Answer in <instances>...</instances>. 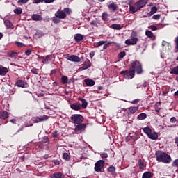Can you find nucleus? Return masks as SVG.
Wrapping results in <instances>:
<instances>
[{"label":"nucleus","mask_w":178,"mask_h":178,"mask_svg":"<svg viewBox=\"0 0 178 178\" xmlns=\"http://www.w3.org/2000/svg\"><path fill=\"white\" fill-rule=\"evenodd\" d=\"M132 68L133 70L130 71H122L120 73L121 74H124V79L127 80H131L134 77V74L136 72L137 74H141L143 73V67L141 66V63L138 61H134L132 63Z\"/></svg>","instance_id":"nucleus-1"},{"label":"nucleus","mask_w":178,"mask_h":178,"mask_svg":"<svg viewBox=\"0 0 178 178\" xmlns=\"http://www.w3.org/2000/svg\"><path fill=\"white\" fill-rule=\"evenodd\" d=\"M155 155L156 157V161L159 162H163V163H170V161H172L170 156L162 151L156 152Z\"/></svg>","instance_id":"nucleus-2"},{"label":"nucleus","mask_w":178,"mask_h":178,"mask_svg":"<svg viewBox=\"0 0 178 178\" xmlns=\"http://www.w3.org/2000/svg\"><path fill=\"white\" fill-rule=\"evenodd\" d=\"M147 3H148L147 0H139L134 6H130L131 13H136V12H138L140 9H141V8H144Z\"/></svg>","instance_id":"nucleus-3"},{"label":"nucleus","mask_w":178,"mask_h":178,"mask_svg":"<svg viewBox=\"0 0 178 178\" xmlns=\"http://www.w3.org/2000/svg\"><path fill=\"white\" fill-rule=\"evenodd\" d=\"M143 131L151 140H156V138H158V134L155 131H152L149 127H145Z\"/></svg>","instance_id":"nucleus-4"},{"label":"nucleus","mask_w":178,"mask_h":178,"mask_svg":"<svg viewBox=\"0 0 178 178\" xmlns=\"http://www.w3.org/2000/svg\"><path fill=\"white\" fill-rule=\"evenodd\" d=\"M71 120L75 124H80L84 120L83 115L79 114H74L71 116Z\"/></svg>","instance_id":"nucleus-5"},{"label":"nucleus","mask_w":178,"mask_h":178,"mask_svg":"<svg viewBox=\"0 0 178 178\" xmlns=\"http://www.w3.org/2000/svg\"><path fill=\"white\" fill-rule=\"evenodd\" d=\"M137 41H138V39L136 37L131 35V39L125 40V44L127 45H136V44H137Z\"/></svg>","instance_id":"nucleus-6"},{"label":"nucleus","mask_w":178,"mask_h":178,"mask_svg":"<svg viewBox=\"0 0 178 178\" xmlns=\"http://www.w3.org/2000/svg\"><path fill=\"white\" fill-rule=\"evenodd\" d=\"M65 59H67V60H70V62H76V63H79V62H81V59L76 56V55H67L66 57H65Z\"/></svg>","instance_id":"nucleus-7"},{"label":"nucleus","mask_w":178,"mask_h":178,"mask_svg":"<svg viewBox=\"0 0 178 178\" xmlns=\"http://www.w3.org/2000/svg\"><path fill=\"white\" fill-rule=\"evenodd\" d=\"M104 165H105V161L102 160L98 161L95 165V172H100L101 169L104 168Z\"/></svg>","instance_id":"nucleus-8"},{"label":"nucleus","mask_w":178,"mask_h":178,"mask_svg":"<svg viewBox=\"0 0 178 178\" xmlns=\"http://www.w3.org/2000/svg\"><path fill=\"white\" fill-rule=\"evenodd\" d=\"M86 127H87L85 124H78L74 129V131L76 134H79L83 130H86Z\"/></svg>","instance_id":"nucleus-9"},{"label":"nucleus","mask_w":178,"mask_h":178,"mask_svg":"<svg viewBox=\"0 0 178 178\" xmlns=\"http://www.w3.org/2000/svg\"><path fill=\"white\" fill-rule=\"evenodd\" d=\"M16 86L17 87H21L22 88H27L29 87V83L23 80H18L16 82Z\"/></svg>","instance_id":"nucleus-10"},{"label":"nucleus","mask_w":178,"mask_h":178,"mask_svg":"<svg viewBox=\"0 0 178 178\" xmlns=\"http://www.w3.org/2000/svg\"><path fill=\"white\" fill-rule=\"evenodd\" d=\"M56 17H58V19H66V13L62 10H58L55 13Z\"/></svg>","instance_id":"nucleus-11"},{"label":"nucleus","mask_w":178,"mask_h":178,"mask_svg":"<svg viewBox=\"0 0 178 178\" xmlns=\"http://www.w3.org/2000/svg\"><path fill=\"white\" fill-rule=\"evenodd\" d=\"M70 108L72 111H80L81 109V104L80 103H74L70 104Z\"/></svg>","instance_id":"nucleus-12"},{"label":"nucleus","mask_w":178,"mask_h":178,"mask_svg":"<svg viewBox=\"0 0 178 178\" xmlns=\"http://www.w3.org/2000/svg\"><path fill=\"white\" fill-rule=\"evenodd\" d=\"M46 120H48V116L41 115V116H39V117L36 118L35 123H40L41 122H46Z\"/></svg>","instance_id":"nucleus-13"},{"label":"nucleus","mask_w":178,"mask_h":178,"mask_svg":"<svg viewBox=\"0 0 178 178\" xmlns=\"http://www.w3.org/2000/svg\"><path fill=\"white\" fill-rule=\"evenodd\" d=\"M31 19L34 22H41L42 20V16L38 14H33L31 16Z\"/></svg>","instance_id":"nucleus-14"},{"label":"nucleus","mask_w":178,"mask_h":178,"mask_svg":"<svg viewBox=\"0 0 178 178\" xmlns=\"http://www.w3.org/2000/svg\"><path fill=\"white\" fill-rule=\"evenodd\" d=\"M74 40H75L76 42H80V41H83V40H84V35L80 33H76L74 36Z\"/></svg>","instance_id":"nucleus-15"},{"label":"nucleus","mask_w":178,"mask_h":178,"mask_svg":"<svg viewBox=\"0 0 178 178\" xmlns=\"http://www.w3.org/2000/svg\"><path fill=\"white\" fill-rule=\"evenodd\" d=\"M108 8L109 10H112V12H116V10H118L119 6H118V4H115V3H112L108 6Z\"/></svg>","instance_id":"nucleus-16"},{"label":"nucleus","mask_w":178,"mask_h":178,"mask_svg":"<svg viewBox=\"0 0 178 178\" xmlns=\"http://www.w3.org/2000/svg\"><path fill=\"white\" fill-rule=\"evenodd\" d=\"M84 83L86 84V86H88L89 87H92V86L95 85V81L90 79H84Z\"/></svg>","instance_id":"nucleus-17"},{"label":"nucleus","mask_w":178,"mask_h":178,"mask_svg":"<svg viewBox=\"0 0 178 178\" xmlns=\"http://www.w3.org/2000/svg\"><path fill=\"white\" fill-rule=\"evenodd\" d=\"M50 178H65L62 172H54L50 176Z\"/></svg>","instance_id":"nucleus-18"},{"label":"nucleus","mask_w":178,"mask_h":178,"mask_svg":"<svg viewBox=\"0 0 178 178\" xmlns=\"http://www.w3.org/2000/svg\"><path fill=\"white\" fill-rule=\"evenodd\" d=\"M9 118V114L8 113V111H1L0 112V119H3L5 120V119H8Z\"/></svg>","instance_id":"nucleus-19"},{"label":"nucleus","mask_w":178,"mask_h":178,"mask_svg":"<svg viewBox=\"0 0 178 178\" xmlns=\"http://www.w3.org/2000/svg\"><path fill=\"white\" fill-rule=\"evenodd\" d=\"M79 101H81V108H83V109H86L87 108V106L88 105V102H87V100L86 99L80 98Z\"/></svg>","instance_id":"nucleus-20"},{"label":"nucleus","mask_w":178,"mask_h":178,"mask_svg":"<svg viewBox=\"0 0 178 178\" xmlns=\"http://www.w3.org/2000/svg\"><path fill=\"white\" fill-rule=\"evenodd\" d=\"M8 73V68L0 65V76H5Z\"/></svg>","instance_id":"nucleus-21"},{"label":"nucleus","mask_w":178,"mask_h":178,"mask_svg":"<svg viewBox=\"0 0 178 178\" xmlns=\"http://www.w3.org/2000/svg\"><path fill=\"white\" fill-rule=\"evenodd\" d=\"M49 60H52V56L51 55H47L44 58H43L42 63H44V65L48 64V62Z\"/></svg>","instance_id":"nucleus-22"},{"label":"nucleus","mask_w":178,"mask_h":178,"mask_svg":"<svg viewBox=\"0 0 178 178\" xmlns=\"http://www.w3.org/2000/svg\"><path fill=\"white\" fill-rule=\"evenodd\" d=\"M4 24L7 29H12V22L9 19H6L4 21Z\"/></svg>","instance_id":"nucleus-23"},{"label":"nucleus","mask_w":178,"mask_h":178,"mask_svg":"<svg viewBox=\"0 0 178 178\" xmlns=\"http://www.w3.org/2000/svg\"><path fill=\"white\" fill-rule=\"evenodd\" d=\"M104 44H106V42L102 40L99 42L94 43L95 48H98L99 47H102Z\"/></svg>","instance_id":"nucleus-24"},{"label":"nucleus","mask_w":178,"mask_h":178,"mask_svg":"<svg viewBox=\"0 0 178 178\" xmlns=\"http://www.w3.org/2000/svg\"><path fill=\"white\" fill-rule=\"evenodd\" d=\"M108 17H109V15L108 14V13L104 12L102 13V20H104V22H108V20H109Z\"/></svg>","instance_id":"nucleus-25"},{"label":"nucleus","mask_w":178,"mask_h":178,"mask_svg":"<svg viewBox=\"0 0 178 178\" xmlns=\"http://www.w3.org/2000/svg\"><path fill=\"white\" fill-rule=\"evenodd\" d=\"M152 173L151 172H145L143 174L142 178H152Z\"/></svg>","instance_id":"nucleus-26"},{"label":"nucleus","mask_w":178,"mask_h":178,"mask_svg":"<svg viewBox=\"0 0 178 178\" xmlns=\"http://www.w3.org/2000/svg\"><path fill=\"white\" fill-rule=\"evenodd\" d=\"M108 171L110 172L111 175H115L116 173V168L114 166H111L108 168Z\"/></svg>","instance_id":"nucleus-27"},{"label":"nucleus","mask_w":178,"mask_h":178,"mask_svg":"<svg viewBox=\"0 0 178 178\" xmlns=\"http://www.w3.org/2000/svg\"><path fill=\"white\" fill-rule=\"evenodd\" d=\"M138 110V106H134V107H129V112L130 113H136V111Z\"/></svg>","instance_id":"nucleus-28"},{"label":"nucleus","mask_w":178,"mask_h":178,"mask_svg":"<svg viewBox=\"0 0 178 178\" xmlns=\"http://www.w3.org/2000/svg\"><path fill=\"white\" fill-rule=\"evenodd\" d=\"M138 163L139 169L144 170L145 166H144V162L143 161V160L139 159L138 161Z\"/></svg>","instance_id":"nucleus-29"},{"label":"nucleus","mask_w":178,"mask_h":178,"mask_svg":"<svg viewBox=\"0 0 178 178\" xmlns=\"http://www.w3.org/2000/svg\"><path fill=\"white\" fill-rule=\"evenodd\" d=\"M14 13H15V15H22V13H23V10L20 7L17 8L14 10Z\"/></svg>","instance_id":"nucleus-30"},{"label":"nucleus","mask_w":178,"mask_h":178,"mask_svg":"<svg viewBox=\"0 0 178 178\" xmlns=\"http://www.w3.org/2000/svg\"><path fill=\"white\" fill-rule=\"evenodd\" d=\"M138 119L139 120H144V119H147V114L143 113L138 115Z\"/></svg>","instance_id":"nucleus-31"},{"label":"nucleus","mask_w":178,"mask_h":178,"mask_svg":"<svg viewBox=\"0 0 178 178\" xmlns=\"http://www.w3.org/2000/svg\"><path fill=\"white\" fill-rule=\"evenodd\" d=\"M8 56H10V58H16V56H17V52L11 51L8 52Z\"/></svg>","instance_id":"nucleus-32"},{"label":"nucleus","mask_w":178,"mask_h":178,"mask_svg":"<svg viewBox=\"0 0 178 178\" xmlns=\"http://www.w3.org/2000/svg\"><path fill=\"white\" fill-rule=\"evenodd\" d=\"M145 35L148 37V38H152V37H154V33L151 31L146 30Z\"/></svg>","instance_id":"nucleus-33"},{"label":"nucleus","mask_w":178,"mask_h":178,"mask_svg":"<svg viewBox=\"0 0 178 178\" xmlns=\"http://www.w3.org/2000/svg\"><path fill=\"white\" fill-rule=\"evenodd\" d=\"M111 28L113 29V30H120L122 26H120V24H113L111 25Z\"/></svg>","instance_id":"nucleus-34"},{"label":"nucleus","mask_w":178,"mask_h":178,"mask_svg":"<svg viewBox=\"0 0 178 178\" xmlns=\"http://www.w3.org/2000/svg\"><path fill=\"white\" fill-rule=\"evenodd\" d=\"M90 66L91 63L90 62V60H87L86 61H85L83 70L88 69V67H90Z\"/></svg>","instance_id":"nucleus-35"},{"label":"nucleus","mask_w":178,"mask_h":178,"mask_svg":"<svg viewBox=\"0 0 178 178\" xmlns=\"http://www.w3.org/2000/svg\"><path fill=\"white\" fill-rule=\"evenodd\" d=\"M157 11H158V8L156 6L152 7L151 11L149 13L150 16H152V15H154V13H156Z\"/></svg>","instance_id":"nucleus-36"},{"label":"nucleus","mask_w":178,"mask_h":178,"mask_svg":"<svg viewBox=\"0 0 178 178\" xmlns=\"http://www.w3.org/2000/svg\"><path fill=\"white\" fill-rule=\"evenodd\" d=\"M63 12L65 15H70V13H72V10L69 8H64Z\"/></svg>","instance_id":"nucleus-37"},{"label":"nucleus","mask_w":178,"mask_h":178,"mask_svg":"<svg viewBox=\"0 0 178 178\" xmlns=\"http://www.w3.org/2000/svg\"><path fill=\"white\" fill-rule=\"evenodd\" d=\"M67 76H63L62 78H61V81L62 83H63V84H67Z\"/></svg>","instance_id":"nucleus-38"},{"label":"nucleus","mask_w":178,"mask_h":178,"mask_svg":"<svg viewBox=\"0 0 178 178\" xmlns=\"http://www.w3.org/2000/svg\"><path fill=\"white\" fill-rule=\"evenodd\" d=\"M53 22L56 24H57V23H60V18H58L56 16L53 17Z\"/></svg>","instance_id":"nucleus-39"},{"label":"nucleus","mask_w":178,"mask_h":178,"mask_svg":"<svg viewBox=\"0 0 178 178\" xmlns=\"http://www.w3.org/2000/svg\"><path fill=\"white\" fill-rule=\"evenodd\" d=\"M63 158L65 161H69L70 159V156H69V154L67 153H64L63 155Z\"/></svg>","instance_id":"nucleus-40"},{"label":"nucleus","mask_w":178,"mask_h":178,"mask_svg":"<svg viewBox=\"0 0 178 178\" xmlns=\"http://www.w3.org/2000/svg\"><path fill=\"white\" fill-rule=\"evenodd\" d=\"M31 72L33 74H38V72H40V70L37 69V68H32L31 70Z\"/></svg>","instance_id":"nucleus-41"},{"label":"nucleus","mask_w":178,"mask_h":178,"mask_svg":"<svg viewBox=\"0 0 178 178\" xmlns=\"http://www.w3.org/2000/svg\"><path fill=\"white\" fill-rule=\"evenodd\" d=\"M149 29H150V30H152V31H156V30H158V28L155 25L149 26Z\"/></svg>","instance_id":"nucleus-42"},{"label":"nucleus","mask_w":178,"mask_h":178,"mask_svg":"<svg viewBox=\"0 0 178 178\" xmlns=\"http://www.w3.org/2000/svg\"><path fill=\"white\" fill-rule=\"evenodd\" d=\"M119 58H124V56H126V52L124 51H121L120 53H119L118 54Z\"/></svg>","instance_id":"nucleus-43"},{"label":"nucleus","mask_w":178,"mask_h":178,"mask_svg":"<svg viewBox=\"0 0 178 178\" xmlns=\"http://www.w3.org/2000/svg\"><path fill=\"white\" fill-rule=\"evenodd\" d=\"M27 2H29V0H18L17 3L24 4V3H27Z\"/></svg>","instance_id":"nucleus-44"},{"label":"nucleus","mask_w":178,"mask_h":178,"mask_svg":"<svg viewBox=\"0 0 178 178\" xmlns=\"http://www.w3.org/2000/svg\"><path fill=\"white\" fill-rule=\"evenodd\" d=\"M15 44L19 47V48H23V47H24V44L22 42H15Z\"/></svg>","instance_id":"nucleus-45"},{"label":"nucleus","mask_w":178,"mask_h":178,"mask_svg":"<svg viewBox=\"0 0 178 178\" xmlns=\"http://www.w3.org/2000/svg\"><path fill=\"white\" fill-rule=\"evenodd\" d=\"M100 156L102 159L108 158V154L106 153H105V152H102V153H100Z\"/></svg>","instance_id":"nucleus-46"},{"label":"nucleus","mask_w":178,"mask_h":178,"mask_svg":"<svg viewBox=\"0 0 178 178\" xmlns=\"http://www.w3.org/2000/svg\"><path fill=\"white\" fill-rule=\"evenodd\" d=\"M127 5L129 6V12H130V6H133L131 5V3H133V2H134V0H127Z\"/></svg>","instance_id":"nucleus-47"},{"label":"nucleus","mask_w":178,"mask_h":178,"mask_svg":"<svg viewBox=\"0 0 178 178\" xmlns=\"http://www.w3.org/2000/svg\"><path fill=\"white\" fill-rule=\"evenodd\" d=\"M153 19L154 20H159V19H161V15H154L153 16Z\"/></svg>","instance_id":"nucleus-48"},{"label":"nucleus","mask_w":178,"mask_h":178,"mask_svg":"<svg viewBox=\"0 0 178 178\" xmlns=\"http://www.w3.org/2000/svg\"><path fill=\"white\" fill-rule=\"evenodd\" d=\"M53 137H54V138H57V137H59V133H58V131H54L53 133Z\"/></svg>","instance_id":"nucleus-49"},{"label":"nucleus","mask_w":178,"mask_h":178,"mask_svg":"<svg viewBox=\"0 0 178 178\" xmlns=\"http://www.w3.org/2000/svg\"><path fill=\"white\" fill-rule=\"evenodd\" d=\"M25 54L27 56H30V55H31V49H28L25 51Z\"/></svg>","instance_id":"nucleus-50"},{"label":"nucleus","mask_w":178,"mask_h":178,"mask_svg":"<svg viewBox=\"0 0 178 178\" xmlns=\"http://www.w3.org/2000/svg\"><path fill=\"white\" fill-rule=\"evenodd\" d=\"M172 166H178V159L174 161Z\"/></svg>","instance_id":"nucleus-51"},{"label":"nucleus","mask_w":178,"mask_h":178,"mask_svg":"<svg viewBox=\"0 0 178 178\" xmlns=\"http://www.w3.org/2000/svg\"><path fill=\"white\" fill-rule=\"evenodd\" d=\"M44 2L45 3H52L53 2H55V0H44Z\"/></svg>","instance_id":"nucleus-52"},{"label":"nucleus","mask_w":178,"mask_h":178,"mask_svg":"<svg viewBox=\"0 0 178 178\" xmlns=\"http://www.w3.org/2000/svg\"><path fill=\"white\" fill-rule=\"evenodd\" d=\"M176 118H175V117H172L171 118H170V122H171V123H175V122H176Z\"/></svg>","instance_id":"nucleus-53"},{"label":"nucleus","mask_w":178,"mask_h":178,"mask_svg":"<svg viewBox=\"0 0 178 178\" xmlns=\"http://www.w3.org/2000/svg\"><path fill=\"white\" fill-rule=\"evenodd\" d=\"M10 123H13V124H15V123H16V122H17V120L16 118L14 119H11L10 120Z\"/></svg>","instance_id":"nucleus-54"},{"label":"nucleus","mask_w":178,"mask_h":178,"mask_svg":"<svg viewBox=\"0 0 178 178\" xmlns=\"http://www.w3.org/2000/svg\"><path fill=\"white\" fill-rule=\"evenodd\" d=\"M40 2H42L41 0H33V3H40Z\"/></svg>","instance_id":"nucleus-55"},{"label":"nucleus","mask_w":178,"mask_h":178,"mask_svg":"<svg viewBox=\"0 0 178 178\" xmlns=\"http://www.w3.org/2000/svg\"><path fill=\"white\" fill-rule=\"evenodd\" d=\"M162 45H163V47H166V46L169 47V43H168L167 42L163 41V43H162Z\"/></svg>","instance_id":"nucleus-56"},{"label":"nucleus","mask_w":178,"mask_h":178,"mask_svg":"<svg viewBox=\"0 0 178 178\" xmlns=\"http://www.w3.org/2000/svg\"><path fill=\"white\" fill-rule=\"evenodd\" d=\"M54 163L55 165H60V161H59V160H54Z\"/></svg>","instance_id":"nucleus-57"},{"label":"nucleus","mask_w":178,"mask_h":178,"mask_svg":"<svg viewBox=\"0 0 178 178\" xmlns=\"http://www.w3.org/2000/svg\"><path fill=\"white\" fill-rule=\"evenodd\" d=\"M175 42H176V48H177V49H178V36L176 38V39H175Z\"/></svg>","instance_id":"nucleus-58"},{"label":"nucleus","mask_w":178,"mask_h":178,"mask_svg":"<svg viewBox=\"0 0 178 178\" xmlns=\"http://www.w3.org/2000/svg\"><path fill=\"white\" fill-rule=\"evenodd\" d=\"M138 102H140V99H135L132 101V104H138Z\"/></svg>","instance_id":"nucleus-59"},{"label":"nucleus","mask_w":178,"mask_h":178,"mask_svg":"<svg viewBox=\"0 0 178 178\" xmlns=\"http://www.w3.org/2000/svg\"><path fill=\"white\" fill-rule=\"evenodd\" d=\"M90 24H91L92 26H95V25H97V21H92V22H90Z\"/></svg>","instance_id":"nucleus-60"},{"label":"nucleus","mask_w":178,"mask_h":178,"mask_svg":"<svg viewBox=\"0 0 178 178\" xmlns=\"http://www.w3.org/2000/svg\"><path fill=\"white\" fill-rule=\"evenodd\" d=\"M94 55H95L94 51H92L90 53V58H92L94 56Z\"/></svg>","instance_id":"nucleus-61"},{"label":"nucleus","mask_w":178,"mask_h":178,"mask_svg":"<svg viewBox=\"0 0 178 178\" xmlns=\"http://www.w3.org/2000/svg\"><path fill=\"white\" fill-rule=\"evenodd\" d=\"M106 48H108V44H104L103 49H106Z\"/></svg>","instance_id":"nucleus-62"},{"label":"nucleus","mask_w":178,"mask_h":178,"mask_svg":"<svg viewBox=\"0 0 178 178\" xmlns=\"http://www.w3.org/2000/svg\"><path fill=\"white\" fill-rule=\"evenodd\" d=\"M175 97H178V90L174 93Z\"/></svg>","instance_id":"nucleus-63"},{"label":"nucleus","mask_w":178,"mask_h":178,"mask_svg":"<svg viewBox=\"0 0 178 178\" xmlns=\"http://www.w3.org/2000/svg\"><path fill=\"white\" fill-rule=\"evenodd\" d=\"M125 140H126L127 143L129 142V141H130V137L126 138Z\"/></svg>","instance_id":"nucleus-64"}]
</instances>
